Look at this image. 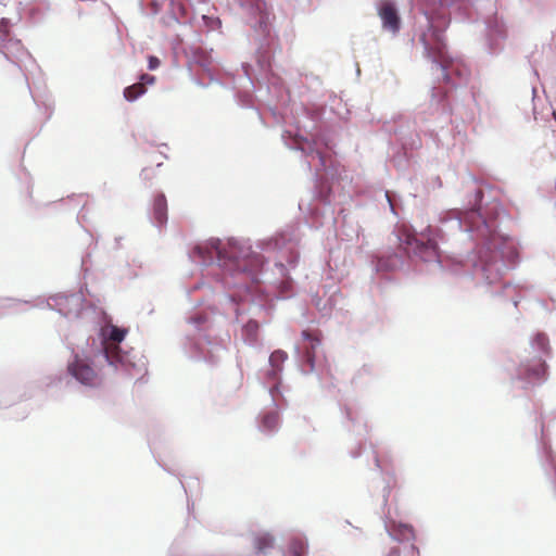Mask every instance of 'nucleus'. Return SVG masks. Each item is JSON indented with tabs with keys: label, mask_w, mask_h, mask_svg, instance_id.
<instances>
[{
	"label": "nucleus",
	"mask_w": 556,
	"mask_h": 556,
	"mask_svg": "<svg viewBox=\"0 0 556 556\" xmlns=\"http://www.w3.org/2000/svg\"><path fill=\"white\" fill-rule=\"evenodd\" d=\"M140 81L141 84L153 85L155 81V77L153 75L142 74L140 77Z\"/></svg>",
	"instance_id": "35"
},
{
	"label": "nucleus",
	"mask_w": 556,
	"mask_h": 556,
	"mask_svg": "<svg viewBox=\"0 0 556 556\" xmlns=\"http://www.w3.org/2000/svg\"><path fill=\"white\" fill-rule=\"evenodd\" d=\"M75 333H81V331H72V334H75Z\"/></svg>",
	"instance_id": "41"
},
{
	"label": "nucleus",
	"mask_w": 556,
	"mask_h": 556,
	"mask_svg": "<svg viewBox=\"0 0 556 556\" xmlns=\"http://www.w3.org/2000/svg\"><path fill=\"white\" fill-rule=\"evenodd\" d=\"M202 22L207 30H215L220 26V20L218 17L210 16L206 14L202 15Z\"/></svg>",
	"instance_id": "30"
},
{
	"label": "nucleus",
	"mask_w": 556,
	"mask_h": 556,
	"mask_svg": "<svg viewBox=\"0 0 556 556\" xmlns=\"http://www.w3.org/2000/svg\"><path fill=\"white\" fill-rule=\"evenodd\" d=\"M312 301L323 317H329L332 311L342 301V294L340 293V291L336 290L329 295L326 302H323V300L318 295H314Z\"/></svg>",
	"instance_id": "18"
},
{
	"label": "nucleus",
	"mask_w": 556,
	"mask_h": 556,
	"mask_svg": "<svg viewBox=\"0 0 556 556\" xmlns=\"http://www.w3.org/2000/svg\"><path fill=\"white\" fill-rule=\"evenodd\" d=\"M425 14L428 29L419 38L425 56L431 61V71L438 80H442L451 87H456L465 80L467 68L459 59L451 56L447 51L441 27L446 25L444 17H440V22H437L428 16L427 12Z\"/></svg>",
	"instance_id": "4"
},
{
	"label": "nucleus",
	"mask_w": 556,
	"mask_h": 556,
	"mask_svg": "<svg viewBox=\"0 0 556 556\" xmlns=\"http://www.w3.org/2000/svg\"><path fill=\"white\" fill-rule=\"evenodd\" d=\"M187 320L190 325H193L197 330L202 331L205 329L204 325L207 323V315L203 313H195L188 317Z\"/></svg>",
	"instance_id": "28"
},
{
	"label": "nucleus",
	"mask_w": 556,
	"mask_h": 556,
	"mask_svg": "<svg viewBox=\"0 0 556 556\" xmlns=\"http://www.w3.org/2000/svg\"><path fill=\"white\" fill-rule=\"evenodd\" d=\"M447 94V90L442 87H432L431 89V103L441 105Z\"/></svg>",
	"instance_id": "29"
},
{
	"label": "nucleus",
	"mask_w": 556,
	"mask_h": 556,
	"mask_svg": "<svg viewBox=\"0 0 556 556\" xmlns=\"http://www.w3.org/2000/svg\"><path fill=\"white\" fill-rule=\"evenodd\" d=\"M459 0H439L441 8H448L456 4Z\"/></svg>",
	"instance_id": "36"
},
{
	"label": "nucleus",
	"mask_w": 556,
	"mask_h": 556,
	"mask_svg": "<svg viewBox=\"0 0 556 556\" xmlns=\"http://www.w3.org/2000/svg\"><path fill=\"white\" fill-rule=\"evenodd\" d=\"M286 406V400L282 402V406L269 408L260 415L258 429L265 434H274L278 431L280 426L279 410Z\"/></svg>",
	"instance_id": "14"
},
{
	"label": "nucleus",
	"mask_w": 556,
	"mask_h": 556,
	"mask_svg": "<svg viewBox=\"0 0 556 556\" xmlns=\"http://www.w3.org/2000/svg\"><path fill=\"white\" fill-rule=\"evenodd\" d=\"M161 64V61L155 55H149L148 56V68L150 71H155Z\"/></svg>",
	"instance_id": "32"
},
{
	"label": "nucleus",
	"mask_w": 556,
	"mask_h": 556,
	"mask_svg": "<svg viewBox=\"0 0 556 556\" xmlns=\"http://www.w3.org/2000/svg\"><path fill=\"white\" fill-rule=\"evenodd\" d=\"M371 265L376 273H389L401 268L404 265V258L397 253H389L383 256H375L371 260Z\"/></svg>",
	"instance_id": "16"
},
{
	"label": "nucleus",
	"mask_w": 556,
	"mask_h": 556,
	"mask_svg": "<svg viewBox=\"0 0 556 556\" xmlns=\"http://www.w3.org/2000/svg\"><path fill=\"white\" fill-rule=\"evenodd\" d=\"M189 357L207 363H215L220 357L224 348L219 343H213L206 338L199 337L195 341H189L185 346Z\"/></svg>",
	"instance_id": "9"
},
{
	"label": "nucleus",
	"mask_w": 556,
	"mask_h": 556,
	"mask_svg": "<svg viewBox=\"0 0 556 556\" xmlns=\"http://www.w3.org/2000/svg\"><path fill=\"white\" fill-rule=\"evenodd\" d=\"M546 370V364L541 358L532 362L521 363L517 368V378L526 380L527 383L534 384L543 380Z\"/></svg>",
	"instance_id": "13"
},
{
	"label": "nucleus",
	"mask_w": 556,
	"mask_h": 556,
	"mask_svg": "<svg viewBox=\"0 0 556 556\" xmlns=\"http://www.w3.org/2000/svg\"><path fill=\"white\" fill-rule=\"evenodd\" d=\"M243 71H244V75L248 77L249 83L252 84V78L248 72V65L247 66L243 65Z\"/></svg>",
	"instance_id": "39"
},
{
	"label": "nucleus",
	"mask_w": 556,
	"mask_h": 556,
	"mask_svg": "<svg viewBox=\"0 0 556 556\" xmlns=\"http://www.w3.org/2000/svg\"><path fill=\"white\" fill-rule=\"evenodd\" d=\"M20 303H25V304H29L30 302L29 301H22V300H18V299H13V298H0V308H9V307H13Z\"/></svg>",
	"instance_id": "31"
},
{
	"label": "nucleus",
	"mask_w": 556,
	"mask_h": 556,
	"mask_svg": "<svg viewBox=\"0 0 556 556\" xmlns=\"http://www.w3.org/2000/svg\"><path fill=\"white\" fill-rule=\"evenodd\" d=\"M194 83L201 87H206L205 85H203L202 83H200V80H194Z\"/></svg>",
	"instance_id": "40"
},
{
	"label": "nucleus",
	"mask_w": 556,
	"mask_h": 556,
	"mask_svg": "<svg viewBox=\"0 0 556 556\" xmlns=\"http://www.w3.org/2000/svg\"><path fill=\"white\" fill-rule=\"evenodd\" d=\"M287 358L288 354L285 351L276 350L270 354L268 363L269 366L275 368H281V370H283V363L287 361Z\"/></svg>",
	"instance_id": "27"
},
{
	"label": "nucleus",
	"mask_w": 556,
	"mask_h": 556,
	"mask_svg": "<svg viewBox=\"0 0 556 556\" xmlns=\"http://www.w3.org/2000/svg\"><path fill=\"white\" fill-rule=\"evenodd\" d=\"M152 220L156 227H162L167 223V201L163 193H160L154 198Z\"/></svg>",
	"instance_id": "20"
},
{
	"label": "nucleus",
	"mask_w": 556,
	"mask_h": 556,
	"mask_svg": "<svg viewBox=\"0 0 556 556\" xmlns=\"http://www.w3.org/2000/svg\"><path fill=\"white\" fill-rule=\"evenodd\" d=\"M384 195H386V199H387V201H388V203H389L390 211H391L393 214H396V212H395V206H394V204H393L392 199L390 198L389 192L387 191Z\"/></svg>",
	"instance_id": "37"
},
{
	"label": "nucleus",
	"mask_w": 556,
	"mask_h": 556,
	"mask_svg": "<svg viewBox=\"0 0 556 556\" xmlns=\"http://www.w3.org/2000/svg\"><path fill=\"white\" fill-rule=\"evenodd\" d=\"M308 543L303 536L291 539L286 556H307Z\"/></svg>",
	"instance_id": "23"
},
{
	"label": "nucleus",
	"mask_w": 556,
	"mask_h": 556,
	"mask_svg": "<svg viewBox=\"0 0 556 556\" xmlns=\"http://www.w3.org/2000/svg\"><path fill=\"white\" fill-rule=\"evenodd\" d=\"M320 346V340L307 330L302 331V342L295 345V355L298 366L303 375H308L315 370V353Z\"/></svg>",
	"instance_id": "8"
},
{
	"label": "nucleus",
	"mask_w": 556,
	"mask_h": 556,
	"mask_svg": "<svg viewBox=\"0 0 556 556\" xmlns=\"http://www.w3.org/2000/svg\"><path fill=\"white\" fill-rule=\"evenodd\" d=\"M464 264L462 263H452L448 267V270L454 275H465L466 271L463 270Z\"/></svg>",
	"instance_id": "33"
},
{
	"label": "nucleus",
	"mask_w": 556,
	"mask_h": 556,
	"mask_svg": "<svg viewBox=\"0 0 556 556\" xmlns=\"http://www.w3.org/2000/svg\"><path fill=\"white\" fill-rule=\"evenodd\" d=\"M127 336V329L109 324L100 327L98 338L92 340V359L99 367H108L109 372L119 370L128 372L136 369L146 370V359L132 349L124 350L122 344Z\"/></svg>",
	"instance_id": "3"
},
{
	"label": "nucleus",
	"mask_w": 556,
	"mask_h": 556,
	"mask_svg": "<svg viewBox=\"0 0 556 556\" xmlns=\"http://www.w3.org/2000/svg\"><path fill=\"white\" fill-rule=\"evenodd\" d=\"M401 551L399 547H392L386 556H400Z\"/></svg>",
	"instance_id": "38"
},
{
	"label": "nucleus",
	"mask_w": 556,
	"mask_h": 556,
	"mask_svg": "<svg viewBox=\"0 0 556 556\" xmlns=\"http://www.w3.org/2000/svg\"><path fill=\"white\" fill-rule=\"evenodd\" d=\"M276 538L269 531H258L253 535L252 544L257 554L267 555L275 546Z\"/></svg>",
	"instance_id": "19"
},
{
	"label": "nucleus",
	"mask_w": 556,
	"mask_h": 556,
	"mask_svg": "<svg viewBox=\"0 0 556 556\" xmlns=\"http://www.w3.org/2000/svg\"><path fill=\"white\" fill-rule=\"evenodd\" d=\"M483 191L475 192V206L460 211L457 208L445 210L439 214V226L426 227L417 237L405 233L400 241L405 252L430 264L434 269H446L439 253L438 240L445 241L451 238L462 237L460 240L476 242L475 254L470 260L473 279L493 285L501 280L503 275L514 268L518 261V250L515 240L500 233L495 219H488L480 208Z\"/></svg>",
	"instance_id": "2"
},
{
	"label": "nucleus",
	"mask_w": 556,
	"mask_h": 556,
	"mask_svg": "<svg viewBox=\"0 0 556 556\" xmlns=\"http://www.w3.org/2000/svg\"><path fill=\"white\" fill-rule=\"evenodd\" d=\"M144 92L146 88L141 85L128 86L124 89V98L129 102H134L137 99H139Z\"/></svg>",
	"instance_id": "25"
},
{
	"label": "nucleus",
	"mask_w": 556,
	"mask_h": 556,
	"mask_svg": "<svg viewBox=\"0 0 556 556\" xmlns=\"http://www.w3.org/2000/svg\"><path fill=\"white\" fill-rule=\"evenodd\" d=\"M240 5L251 16L250 24L254 31L262 35H269V15L266 12V3L263 0L241 1Z\"/></svg>",
	"instance_id": "10"
},
{
	"label": "nucleus",
	"mask_w": 556,
	"mask_h": 556,
	"mask_svg": "<svg viewBox=\"0 0 556 556\" xmlns=\"http://www.w3.org/2000/svg\"><path fill=\"white\" fill-rule=\"evenodd\" d=\"M281 372V368H275L271 366L266 370L268 394L270 396L271 404L276 407L282 406V402L285 401L283 394L280 390Z\"/></svg>",
	"instance_id": "15"
},
{
	"label": "nucleus",
	"mask_w": 556,
	"mask_h": 556,
	"mask_svg": "<svg viewBox=\"0 0 556 556\" xmlns=\"http://www.w3.org/2000/svg\"><path fill=\"white\" fill-rule=\"evenodd\" d=\"M31 307H48L58 311L66 318H77L84 307V296L81 292H73L56 294L49 299L37 298Z\"/></svg>",
	"instance_id": "7"
},
{
	"label": "nucleus",
	"mask_w": 556,
	"mask_h": 556,
	"mask_svg": "<svg viewBox=\"0 0 556 556\" xmlns=\"http://www.w3.org/2000/svg\"><path fill=\"white\" fill-rule=\"evenodd\" d=\"M261 251H276L279 260L275 269L279 275L278 286L287 292L291 289L289 270L295 268L299 261L298 244L287 233H279L255 245L248 239H219L199 243L189 252L192 263L200 266H214L210 275L227 291L222 304L226 314L233 313L236 321L249 314L257 316L270 307L268 295L257 286L267 280L264 269L265 257Z\"/></svg>",
	"instance_id": "1"
},
{
	"label": "nucleus",
	"mask_w": 556,
	"mask_h": 556,
	"mask_svg": "<svg viewBox=\"0 0 556 556\" xmlns=\"http://www.w3.org/2000/svg\"><path fill=\"white\" fill-rule=\"evenodd\" d=\"M548 338L545 333H536L531 340V348L539 354H546L549 350Z\"/></svg>",
	"instance_id": "24"
},
{
	"label": "nucleus",
	"mask_w": 556,
	"mask_h": 556,
	"mask_svg": "<svg viewBox=\"0 0 556 556\" xmlns=\"http://www.w3.org/2000/svg\"><path fill=\"white\" fill-rule=\"evenodd\" d=\"M390 492H391V486H390V483L389 482H386V484L383 485L382 488V506L386 507L387 504H388V500H389V496H390Z\"/></svg>",
	"instance_id": "34"
},
{
	"label": "nucleus",
	"mask_w": 556,
	"mask_h": 556,
	"mask_svg": "<svg viewBox=\"0 0 556 556\" xmlns=\"http://www.w3.org/2000/svg\"><path fill=\"white\" fill-rule=\"evenodd\" d=\"M192 61L194 64L199 65L211 79H213V74L211 72L212 55L210 52L203 49H195L192 53Z\"/></svg>",
	"instance_id": "22"
},
{
	"label": "nucleus",
	"mask_w": 556,
	"mask_h": 556,
	"mask_svg": "<svg viewBox=\"0 0 556 556\" xmlns=\"http://www.w3.org/2000/svg\"><path fill=\"white\" fill-rule=\"evenodd\" d=\"M258 323L253 318H249L247 323L242 324V339L250 346L257 344Z\"/></svg>",
	"instance_id": "21"
},
{
	"label": "nucleus",
	"mask_w": 556,
	"mask_h": 556,
	"mask_svg": "<svg viewBox=\"0 0 556 556\" xmlns=\"http://www.w3.org/2000/svg\"><path fill=\"white\" fill-rule=\"evenodd\" d=\"M285 144L291 149L300 151L309 170H314V179H318L320 172L328 170V162L330 160L326 150L330 149V143L323 135L313 134L312 131L302 132L300 128L295 132L286 130L281 135Z\"/></svg>",
	"instance_id": "5"
},
{
	"label": "nucleus",
	"mask_w": 556,
	"mask_h": 556,
	"mask_svg": "<svg viewBox=\"0 0 556 556\" xmlns=\"http://www.w3.org/2000/svg\"><path fill=\"white\" fill-rule=\"evenodd\" d=\"M488 42L490 53L496 54L501 49V42L506 38V30L496 20L488 21Z\"/></svg>",
	"instance_id": "17"
},
{
	"label": "nucleus",
	"mask_w": 556,
	"mask_h": 556,
	"mask_svg": "<svg viewBox=\"0 0 556 556\" xmlns=\"http://www.w3.org/2000/svg\"><path fill=\"white\" fill-rule=\"evenodd\" d=\"M68 348L72 351V356L67 362V374L81 386L88 388H96L100 383L98 370L106 369L108 367H99L93 363L92 349L89 348V339L86 340L85 345L74 340H68Z\"/></svg>",
	"instance_id": "6"
},
{
	"label": "nucleus",
	"mask_w": 556,
	"mask_h": 556,
	"mask_svg": "<svg viewBox=\"0 0 556 556\" xmlns=\"http://www.w3.org/2000/svg\"><path fill=\"white\" fill-rule=\"evenodd\" d=\"M383 525L388 535L393 541L400 543L409 542V552L412 553V556L419 555L418 547L413 543L416 539V535L414 528L410 525L401 521H395L391 519L387 514H384Z\"/></svg>",
	"instance_id": "11"
},
{
	"label": "nucleus",
	"mask_w": 556,
	"mask_h": 556,
	"mask_svg": "<svg viewBox=\"0 0 556 556\" xmlns=\"http://www.w3.org/2000/svg\"><path fill=\"white\" fill-rule=\"evenodd\" d=\"M377 14L381 20L382 28L393 35L401 29V16L394 2L382 0L377 3Z\"/></svg>",
	"instance_id": "12"
},
{
	"label": "nucleus",
	"mask_w": 556,
	"mask_h": 556,
	"mask_svg": "<svg viewBox=\"0 0 556 556\" xmlns=\"http://www.w3.org/2000/svg\"><path fill=\"white\" fill-rule=\"evenodd\" d=\"M10 21L8 18H1L0 21V52H3V49L7 47V43L11 41L10 39Z\"/></svg>",
	"instance_id": "26"
}]
</instances>
